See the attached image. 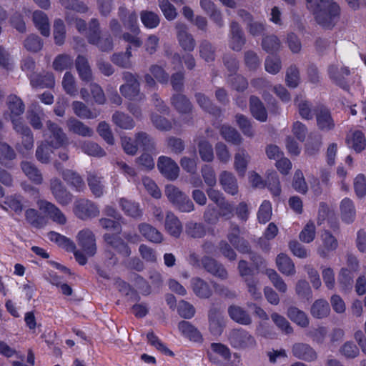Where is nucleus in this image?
I'll return each mask as SVG.
<instances>
[{
	"label": "nucleus",
	"instance_id": "f257e3e1",
	"mask_svg": "<svg viewBox=\"0 0 366 366\" xmlns=\"http://www.w3.org/2000/svg\"><path fill=\"white\" fill-rule=\"evenodd\" d=\"M307 9L317 24L332 29L340 17L341 8L335 0H305Z\"/></svg>",
	"mask_w": 366,
	"mask_h": 366
},
{
	"label": "nucleus",
	"instance_id": "f03ea898",
	"mask_svg": "<svg viewBox=\"0 0 366 366\" xmlns=\"http://www.w3.org/2000/svg\"><path fill=\"white\" fill-rule=\"evenodd\" d=\"M88 42L97 46L102 51H110L113 49V39L110 34L100 36V24L97 19L93 18L89 23L86 35Z\"/></svg>",
	"mask_w": 366,
	"mask_h": 366
},
{
	"label": "nucleus",
	"instance_id": "7ed1b4c3",
	"mask_svg": "<svg viewBox=\"0 0 366 366\" xmlns=\"http://www.w3.org/2000/svg\"><path fill=\"white\" fill-rule=\"evenodd\" d=\"M165 195L175 208L181 212H191L194 210V205L192 200L174 185L166 186Z\"/></svg>",
	"mask_w": 366,
	"mask_h": 366
},
{
	"label": "nucleus",
	"instance_id": "20e7f679",
	"mask_svg": "<svg viewBox=\"0 0 366 366\" xmlns=\"http://www.w3.org/2000/svg\"><path fill=\"white\" fill-rule=\"evenodd\" d=\"M227 340L229 345L237 350L252 349L257 345L254 337L242 328L231 330L227 334Z\"/></svg>",
	"mask_w": 366,
	"mask_h": 366
},
{
	"label": "nucleus",
	"instance_id": "39448f33",
	"mask_svg": "<svg viewBox=\"0 0 366 366\" xmlns=\"http://www.w3.org/2000/svg\"><path fill=\"white\" fill-rule=\"evenodd\" d=\"M122 79L125 81L119 88L122 96L129 100L142 101L145 99V95L140 92V84L135 74L124 71L122 73Z\"/></svg>",
	"mask_w": 366,
	"mask_h": 366
},
{
	"label": "nucleus",
	"instance_id": "423d86ee",
	"mask_svg": "<svg viewBox=\"0 0 366 366\" xmlns=\"http://www.w3.org/2000/svg\"><path fill=\"white\" fill-rule=\"evenodd\" d=\"M13 129L21 135V142L16 146L19 152L29 151L34 147V137L29 127L26 125L22 119H11Z\"/></svg>",
	"mask_w": 366,
	"mask_h": 366
},
{
	"label": "nucleus",
	"instance_id": "0eeeda50",
	"mask_svg": "<svg viewBox=\"0 0 366 366\" xmlns=\"http://www.w3.org/2000/svg\"><path fill=\"white\" fill-rule=\"evenodd\" d=\"M48 132H45L44 137V142L47 143L51 148L58 149L62 147L66 142V135L62 129L56 123L51 121L46 122Z\"/></svg>",
	"mask_w": 366,
	"mask_h": 366
},
{
	"label": "nucleus",
	"instance_id": "6e6552de",
	"mask_svg": "<svg viewBox=\"0 0 366 366\" xmlns=\"http://www.w3.org/2000/svg\"><path fill=\"white\" fill-rule=\"evenodd\" d=\"M73 212L81 220L94 218L100 212L97 205L87 199H76L74 203Z\"/></svg>",
	"mask_w": 366,
	"mask_h": 366
},
{
	"label": "nucleus",
	"instance_id": "1a4fd4ad",
	"mask_svg": "<svg viewBox=\"0 0 366 366\" xmlns=\"http://www.w3.org/2000/svg\"><path fill=\"white\" fill-rule=\"evenodd\" d=\"M50 190L59 204L66 206L72 202V194L66 189L59 178L54 177L50 180Z\"/></svg>",
	"mask_w": 366,
	"mask_h": 366
},
{
	"label": "nucleus",
	"instance_id": "9d476101",
	"mask_svg": "<svg viewBox=\"0 0 366 366\" xmlns=\"http://www.w3.org/2000/svg\"><path fill=\"white\" fill-rule=\"evenodd\" d=\"M157 167L160 173L167 179L174 181L179 174L178 164L170 157L161 156L158 159Z\"/></svg>",
	"mask_w": 366,
	"mask_h": 366
},
{
	"label": "nucleus",
	"instance_id": "9b49d317",
	"mask_svg": "<svg viewBox=\"0 0 366 366\" xmlns=\"http://www.w3.org/2000/svg\"><path fill=\"white\" fill-rule=\"evenodd\" d=\"M78 244L88 256H94L97 252L96 239L94 233L89 229L81 230L77 234Z\"/></svg>",
	"mask_w": 366,
	"mask_h": 366
},
{
	"label": "nucleus",
	"instance_id": "f8f14e48",
	"mask_svg": "<svg viewBox=\"0 0 366 366\" xmlns=\"http://www.w3.org/2000/svg\"><path fill=\"white\" fill-rule=\"evenodd\" d=\"M203 268L209 274L220 280H225L228 277V272L225 267L214 259L204 256L201 259Z\"/></svg>",
	"mask_w": 366,
	"mask_h": 366
},
{
	"label": "nucleus",
	"instance_id": "ddd939ff",
	"mask_svg": "<svg viewBox=\"0 0 366 366\" xmlns=\"http://www.w3.org/2000/svg\"><path fill=\"white\" fill-rule=\"evenodd\" d=\"M37 204L39 209L46 213L52 221L61 225L66 224V216L55 204L46 200H39Z\"/></svg>",
	"mask_w": 366,
	"mask_h": 366
},
{
	"label": "nucleus",
	"instance_id": "4468645a",
	"mask_svg": "<svg viewBox=\"0 0 366 366\" xmlns=\"http://www.w3.org/2000/svg\"><path fill=\"white\" fill-rule=\"evenodd\" d=\"M239 227L233 222H230L229 229L227 235L229 242L240 252L248 253L249 247L248 242L240 237Z\"/></svg>",
	"mask_w": 366,
	"mask_h": 366
},
{
	"label": "nucleus",
	"instance_id": "2eb2a0df",
	"mask_svg": "<svg viewBox=\"0 0 366 366\" xmlns=\"http://www.w3.org/2000/svg\"><path fill=\"white\" fill-rule=\"evenodd\" d=\"M229 29V47L234 51H239L246 42L244 33L239 24L235 21L230 23Z\"/></svg>",
	"mask_w": 366,
	"mask_h": 366
},
{
	"label": "nucleus",
	"instance_id": "dca6fc26",
	"mask_svg": "<svg viewBox=\"0 0 366 366\" xmlns=\"http://www.w3.org/2000/svg\"><path fill=\"white\" fill-rule=\"evenodd\" d=\"M118 16L126 29L134 34H139L140 29L135 11L129 12L125 6H121L118 9Z\"/></svg>",
	"mask_w": 366,
	"mask_h": 366
},
{
	"label": "nucleus",
	"instance_id": "f3484780",
	"mask_svg": "<svg viewBox=\"0 0 366 366\" xmlns=\"http://www.w3.org/2000/svg\"><path fill=\"white\" fill-rule=\"evenodd\" d=\"M177 31V39L180 46L187 51H192L196 46V41L192 35L187 31V26L185 24L177 22L176 24Z\"/></svg>",
	"mask_w": 366,
	"mask_h": 366
},
{
	"label": "nucleus",
	"instance_id": "a211bd4d",
	"mask_svg": "<svg viewBox=\"0 0 366 366\" xmlns=\"http://www.w3.org/2000/svg\"><path fill=\"white\" fill-rule=\"evenodd\" d=\"M328 74L330 79L339 86L345 90H347L349 86L346 81L350 71L346 66H340L338 64H331L328 67Z\"/></svg>",
	"mask_w": 366,
	"mask_h": 366
},
{
	"label": "nucleus",
	"instance_id": "6ab92c4d",
	"mask_svg": "<svg viewBox=\"0 0 366 366\" xmlns=\"http://www.w3.org/2000/svg\"><path fill=\"white\" fill-rule=\"evenodd\" d=\"M321 244L317 248V254L323 258L329 256V254L335 251L338 247V242L330 232L324 231L320 236Z\"/></svg>",
	"mask_w": 366,
	"mask_h": 366
},
{
	"label": "nucleus",
	"instance_id": "aec40b11",
	"mask_svg": "<svg viewBox=\"0 0 366 366\" xmlns=\"http://www.w3.org/2000/svg\"><path fill=\"white\" fill-rule=\"evenodd\" d=\"M292 353L296 358L306 362H312L317 358L316 351L310 345L303 342L294 344Z\"/></svg>",
	"mask_w": 366,
	"mask_h": 366
},
{
	"label": "nucleus",
	"instance_id": "412c9836",
	"mask_svg": "<svg viewBox=\"0 0 366 366\" xmlns=\"http://www.w3.org/2000/svg\"><path fill=\"white\" fill-rule=\"evenodd\" d=\"M191 287L195 295L201 299H209L213 294L209 283L199 277L191 279Z\"/></svg>",
	"mask_w": 366,
	"mask_h": 366
},
{
	"label": "nucleus",
	"instance_id": "4be33fe9",
	"mask_svg": "<svg viewBox=\"0 0 366 366\" xmlns=\"http://www.w3.org/2000/svg\"><path fill=\"white\" fill-rule=\"evenodd\" d=\"M219 184L223 190L231 195H236L239 192L237 180L230 172L223 171L219 174Z\"/></svg>",
	"mask_w": 366,
	"mask_h": 366
},
{
	"label": "nucleus",
	"instance_id": "5701e85b",
	"mask_svg": "<svg viewBox=\"0 0 366 366\" xmlns=\"http://www.w3.org/2000/svg\"><path fill=\"white\" fill-rule=\"evenodd\" d=\"M105 242L124 257H129L132 252L129 245L117 235L106 233L103 236Z\"/></svg>",
	"mask_w": 366,
	"mask_h": 366
},
{
	"label": "nucleus",
	"instance_id": "b1692460",
	"mask_svg": "<svg viewBox=\"0 0 366 366\" xmlns=\"http://www.w3.org/2000/svg\"><path fill=\"white\" fill-rule=\"evenodd\" d=\"M61 175L63 179L76 192H82L85 189V183L81 177L71 169L62 170Z\"/></svg>",
	"mask_w": 366,
	"mask_h": 366
},
{
	"label": "nucleus",
	"instance_id": "393cba45",
	"mask_svg": "<svg viewBox=\"0 0 366 366\" xmlns=\"http://www.w3.org/2000/svg\"><path fill=\"white\" fill-rule=\"evenodd\" d=\"M29 79L31 85L35 88H52L55 84L54 74L50 72L43 74H31Z\"/></svg>",
	"mask_w": 366,
	"mask_h": 366
},
{
	"label": "nucleus",
	"instance_id": "a878e982",
	"mask_svg": "<svg viewBox=\"0 0 366 366\" xmlns=\"http://www.w3.org/2000/svg\"><path fill=\"white\" fill-rule=\"evenodd\" d=\"M346 142L350 148L360 153L366 147V139L364 134L359 130L350 132L347 135Z\"/></svg>",
	"mask_w": 366,
	"mask_h": 366
},
{
	"label": "nucleus",
	"instance_id": "bb28decb",
	"mask_svg": "<svg viewBox=\"0 0 366 366\" xmlns=\"http://www.w3.org/2000/svg\"><path fill=\"white\" fill-rule=\"evenodd\" d=\"M164 227L166 231L174 237H179L182 232V224L179 218L172 212H167Z\"/></svg>",
	"mask_w": 366,
	"mask_h": 366
},
{
	"label": "nucleus",
	"instance_id": "cd10ccee",
	"mask_svg": "<svg viewBox=\"0 0 366 366\" xmlns=\"http://www.w3.org/2000/svg\"><path fill=\"white\" fill-rule=\"evenodd\" d=\"M214 355H219L224 360H229L231 357L230 350L222 343H212L211 351L207 352L209 360L214 364H219L220 361Z\"/></svg>",
	"mask_w": 366,
	"mask_h": 366
},
{
	"label": "nucleus",
	"instance_id": "c85d7f7f",
	"mask_svg": "<svg viewBox=\"0 0 366 366\" xmlns=\"http://www.w3.org/2000/svg\"><path fill=\"white\" fill-rule=\"evenodd\" d=\"M138 229L140 234L151 242L161 243L163 240L162 234L149 224L141 223L138 225Z\"/></svg>",
	"mask_w": 366,
	"mask_h": 366
},
{
	"label": "nucleus",
	"instance_id": "c756f323",
	"mask_svg": "<svg viewBox=\"0 0 366 366\" xmlns=\"http://www.w3.org/2000/svg\"><path fill=\"white\" fill-rule=\"evenodd\" d=\"M228 315L235 322L249 325L252 323V318L248 312L242 307L237 305H231L228 307Z\"/></svg>",
	"mask_w": 366,
	"mask_h": 366
},
{
	"label": "nucleus",
	"instance_id": "7c9ffc66",
	"mask_svg": "<svg viewBox=\"0 0 366 366\" xmlns=\"http://www.w3.org/2000/svg\"><path fill=\"white\" fill-rule=\"evenodd\" d=\"M250 158V155L245 149H237L234 157V167L239 175H244Z\"/></svg>",
	"mask_w": 366,
	"mask_h": 366
},
{
	"label": "nucleus",
	"instance_id": "2f4dec72",
	"mask_svg": "<svg viewBox=\"0 0 366 366\" xmlns=\"http://www.w3.org/2000/svg\"><path fill=\"white\" fill-rule=\"evenodd\" d=\"M340 209L342 221L350 224L355 220L356 209L353 202L350 198L345 197L340 202Z\"/></svg>",
	"mask_w": 366,
	"mask_h": 366
},
{
	"label": "nucleus",
	"instance_id": "473e14b6",
	"mask_svg": "<svg viewBox=\"0 0 366 366\" xmlns=\"http://www.w3.org/2000/svg\"><path fill=\"white\" fill-rule=\"evenodd\" d=\"M317 124L322 131H330L334 129L335 122L330 112L326 108H321L316 114Z\"/></svg>",
	"mask_w": 366,
	"mask_h": 366
},
{
	"label": "nucleus",
	"instance_id": "72a5a7b5",
	"mask_svg": "<svg viewBox=\"0 0 366 366\" xmlns=\"http://www.w3.org/2000/svg\"><path fill=\"white\" fill-rule=\"evenodd\" d=\"M171 104L179 114H189L192 105L189 99L184 94H174L171 98Z\"/></svg>",
	"mask_w": 366,
	"mask_h": 366
},
{
	"label": "nucleus",
	"instance_id": "f704fd0d",
	"mask_svg": "<svg viewBox=\"0 0 366 366\" xmlns=\"http://www.w3.org/2000/svg\"><path fill=\"white\" fill-rule=\"evenodd\" d=\"M276 264L278 269L283 274L292 276L295 274V267L292 260L287 254L281 253L276 258Z\"/></svg>",
	"mask_w": 366,
	"mask_h": 366
},
{
	"label": "nucleus",
	"instance_id": "c9c22d12",
	"mask_svg": "<svg viewBox=\"0 0 366 366\" xmlns=\"http://www.w3.org/2000/svg\"><path fill=\"white\" fill-rule=\"evenodd\" d=\"M249 106L252 114L257 120L260 122H265L267 120V113L266 109L258 97L251 96Z\"/></svg>",
	"mask_w": 366,
	"mask_h": 366
},
{
	"label": "nucleus",
	"instance_id": "e433bc0d",
	"mask_svg": "<svg viewBox=\"0 0 366 366\" xmlns=\"http://www.w3.org/2000/svg\"><path fill=\"white\" fill-rule=\"evenodd\" d=\"M66 125L69 132L82 137H90L93 135V130L79 120L71 118Z\"/></svg>",
	"mask_w": 366,
	"mask_h": 366
},
{
	"label": "nucleus",
	"instance_id": "4c0bfd02",
	"mask_svg": "<svg viewBox=\"0 0 366 366\" xmlns=\"http://www.w3.org/2000/svg\"><path fill=\"white\" fill-rule=\"evenodd\" d=\"M7 106L10 112V118L18 119L24 112L25 106L22 100L15 94H11L7 98Z\"/></svg>",
	"mask_w": 366,
	"mask_h": 366
},
{
	"label": "nucleus",
	"instance_id": "58836bf2",
	"mask_svg": "<svg viewBox=\"0 0 366 366\" xmlns=\"http://www.w3.org/2000/svg\"><path fill=\"white\" fill-rule=\"evenodd\" d=\"M21 167L25 175L36 184L43 182V177L37 167L31 162L24 161L21 163Z\"/></svg>",
	"mask_w": 366,
	"mask_h": 366
},
{
	"label": "nucleus",
	"instance_id": "ea45409f",
	"mask_svg": "<svg viewBox=\"0 0 366 366\" xmlns=\"http://www.w3.org/2000/svg\"><path fill=\"white\" fill-rule=\"evenodd\" d=\"M75 64L80 79L84 81H90L92 79V73L87 59L79 55Z\"/></svg>",
	"mask_w": 366,
	"mask_h": 366
},
{
	"label": "nucleus",
	"instance_id": "a19ab883",
	"mask_svg": "<svg viewBox=\"0 0 366 366\" xmlns=\"http://www.w3.org/2000/svg\"><path fill=\"white\" fill-rule=\"evenodd\" d=\"M33 21L36 27L40 31L44 36H49L50 34V26L49 19L45 13L41 11H35L33 13Z\"/></svg>",
	"mask_w": 366,
	"mask_h": 366
},
{
	"label": "nucleus",
	"instance_id": "79ce46f5",
	"mask_svg": "<svg viewBox=\"0 0 366 366\" xmlns=\"http://www.w3.org/2000/svg\"><path fill=\"white\" fill-rule=\"evenodd\" d=\"M178 328L182 335L194 342H200L202 337L199 330L187 321H181Z\"/></svg>",
	"mask_w": 366,
	"mask_h": 366
},
{
	"label": "nucleus",
	"instance_id": "37998d69",
	"mask_svg": "<svg viewBox=\"0 0 366 366\" xmlns=\"http://www.w3.org/2000/svg\"><path fill=\"white\" fill-rule=\"evenodd\" d=\"M102 179L95 172H89L87 176L88 185L92 194L97 197H100L104 193V185Z\"/></svg>",
	"mask_w": 366,
	"mask_h": 366
},
{
	"label": "nucleus",
	"instance_id": "c03bdc74",
	"mask_svg": "<svg viewBox=\"0 0 366 366\" xmlns=\"http://www.w3.org/2000/svg\"><path fill=\"white\" fill-rule=\"evenodd\" d=\"M71 106L74 113L81 119H94L99 114V112H92L84 103L79 101L73 102Z\"/></svg>",
	"mask_w": 366,
	"mask_h": 366
},
{
	"label": "nucleus",
	"instance_id": "a18cd8bd",
	"mask_svg": "<svg viewBox=\"0 0 366 366\" xmlns=\"http://www.w3.org/2000/svg\"><path fill=\"white\" fill-rule=\"evenodd\" d=\"M295 104L297 107L299 114L302 119L310 120L313 118L312 104L304 97L302 95L297 96Z\"/></svg>",
	"mask_w": 366,
	"mask_h": 366
},
{
	"label": "nucleus",
	"instance_id": "49530a36",
	"mask_svg": "<svg viewBox=\"0 0 366 366\" xmlns=\"http://www.w3.org/2000/svg\"><path fill=\"white\" fill-rule=\"evenodd\" d=\"M119 206L127 216L139 218L142 215V211L138 203L122 198L119 199Z\"/></svg>",
	"mask_w": 366,
	"mask_h": 366
},
{
	"label": "nucleus",
	"instance_id": "de8ad7c7",
	"mask_svg": "<svg viewBox=\"0 0 366 366\" xmlns=\"http://www.w3.org/2000/svg\"><path fill=\"white\" fill-rule=\"evenodd\" d=\"M220 134L229 143L239 145L242 142V138L239 133L229 125H223L220 129Z\"/></svg>",
	"mask_w": 366,
	"mask_h": 366
},
{
	"label": "nucleus",
	"instance_id": "09e8293b",
	"mask_svg": "<svg viewBox=\"0 0 366 366\" xmlns=\"http://www.w3.org/2000/svg\"><path fill=\"white\" fill-rule=\"evenodd\" d=\"M287 316L292 322L302 327H306L309 325L310 322L307 315L295 307H290L288 309Z\"/></svg>",
	"mask_w": 366,
	"mask_h": 366
},
{
	"label": "nucleus",
	"instance_id": "8fccbe9b",
	"mask_svg": "<svg viewBox=\"0 0 366 366\" xmlns=\"http://www.w3.org/2000/svg\"><path fill=\"white\" fill-rule=\"evenodd\" d=\"M328 302L322 299L316 300L311 307L312 315L318 319L324 318L330 314Z\"/></svg>",
	"mask_w": 366,
	"mask_h": 366
},
{
	"label": "nucleus",
	"instance_id": "3c124183",
	"mask_svg": "<svg viewBox=\"0 0 366 366\" xmlns=\"http://www.w3.org/2000/svg\"><path fill=\"white\" fill-rule=\"evenodd\" d=\"M112 121L117 127L124 129H132L135 126L133 119L121 112H116L112 115Z\"/></svg>",
	"mask_w": 366,
	"mask_h": 366
},
{
	"label": "nucleus",
	"instance_id": "603ef678",
	"mask_svg": "<svg viewBox=\"0 0 366 366\" xmlns=\"http://www.w3.org/2000/svg\"><path fill=\"white\" fill-rule=\"evenodd\" d=\"M265 274L271 281L272 285L281 293H285L287 291V286L284 280L273 269H267L264 272Z\"/></svg>",
	"mask_w": 366,
	"mask_h": 366
},
{
	"label": "nucleus",
	"instance_id": "864d4df0",
	"mask_svg": "<svg viewBox=\"0 0 366 366\" xmlns=\"http://www.w3.org/2000/svg\"><path fill=\"white\" fill-rule=\"evenodd\" d=\"M48 238L67 251H74L76 249V246L71 240L56 232H49Z\"/></svg>",
	"mask_w": 366,
	"mask_h": 366
},
{
	"label": "nucleus",
	"instance_id": "5fc2aeb1",
	"mask_svg": "<svg viewBox=\"0 0 366 366\" xmlns=\"http://www.w3.org/2000/svg\"><path fill=\"white\" fill-rule=\"evenodd\" d=\"M199 56L207 62L213 61L215 59V49L212 43L202 40L199 46Z\"/></svg>",
	"mask_w": 366,
	"mask_h": 366
},
{
	"label": "nucleus",
	"instance_id": "6e6d98bb",
	"mask_svg": "<svg viewBox=\"0 0 366 366\" xmlns=\"http://www.w3.org/2000/svg\"><path fill=\"white\" fill-rule=\"evenodd\" d=\"M140 19L143 25L147 29H154L159 24V16L150 11L143 10L140 12Z\"/></svg>",
	"mask_w": 366,
	"mask_h": 366
},
{
	"label": "nucleus",
	"instance_id": "4d7b16f0",
	"mask_svg": "<svg viewBox=\"0 0 366 366\" xmlns=\"http://www.w3.org/2000/svg\"><path fill=\"white\" fill-rule=\"evenodd\" d=\"M185 232L192 238H202L206 234V229L202 223L189 222L186 224Z\"/></svg>",
	"mask_w": 366,
	"mask_h": 366
},
{
	"label": "nucleus",
	"instance_id": "13d9d810",
	"mask_svg": "<svg viewBox=\"0 0 366 366\" xmlns=\"http://www.w3.org/2000/svg\"><path fill=\"white\" fill-rule=\"evenodd\" d=\"M81 149L85 154L96 157H102L106 155L105 151L97 143L86 141L81 144Z\"/></svg>",
	"mask_w": 366,
	"mask_h": 366
},
{
	"label": "nucleus",
	"instance_id": "bf43d9fd",
	"mask_svg": "<svg viewBox=\"0 0 366 366\" xmlns=\"http://www.w3.org/2000/svg\"><path fill=\"white\" fill-rule=\"evenodd\" d=\"M281 43L275 35L265 36L262 41V49L268 53H274L280 50Z\"/></svg>",
	"mask_w": 366,
	"mask_h": 366
},
{
	"label": "nucleus",
	"instance_id": "052dcab7",
	"mask_svg": "<svg viewBox=\"0 0 366 366\" xmlns=\"http://www.w3.org/2000/svg\"><path fill=\"white\" fill-rule=\"evenodd\" d=\"M73 65V58L68 54H62L55 57L53 61V68L57 71H62L69 69Z\"/></svg>",
	"mask_w": 366,
	"mask_h": 366
},
{
	"label": "nucleus",
	"instance_id": "680f3d73",
	"mask_svg": "<svg viewBox=\"0 0 366 366\" xmlns=\"http://www.w3.org/2000/svg\"><path fill=\"white\" fill-rule=\"evenodd\" d=\"M198 149L202 161L210 162L214 159V152L212 144L207 140L202 139L198 142Z\"/></svg>",
	"mask_w": 366,
	"mask_h": 366
},
{
	"label": "nucleus",
	"instance_id": "e2e57ef3",
	"mask_svg": "<svg viewBox=\"0 0 366 366\" xmlns=\"http://www.w3.org/2000/svg\"><path fill=\"white\" fill-rule=\"evenodd\" d=\"M135 143H137V147L139 146L142 147L144 150L152 152L154 149V142L153 139L144 132L136 134Z\"/></svg>",
	"mask_w": 366,
	"mask_h": 366
},
{
	"label": "nucleus",
	"instance_id": "0e129e2a",
	"mask_svg": "<svg viewBox=\"0 0 366 366\" xmlns=\"http://www.w3.org/2000/svg\"><path fill=\"white\" fill-rule=\"evenodd\" d=\"M209 321L211 332L214 334H221L224 325L222 320L217 315L216 310H209Z\"/></svg>",
	"mask_w": 366,
	"mask_h": 366
},
{
	"label": "nucleus",
	"instance_id": "69168bd1",
	"mask_svg": "<svg viewBox=\"0 0 366 366\" xmlns=\"http://www.w3.org/2000/svg\"><path fill=\"white\" fill-rule=\"evenodd\" d=\"M316 236V228L313 222L309 221L299 234L300 241L305 243L312 242Z\"/></svg>",
	"mask_w": 366,
	"mask_h": 366
},
{
	"label": "nucleus",
	"instance_id": "338daca9",
	"mask_svg": "<svg viewBox=\"0 0 366 366\" xmlns=\"http://www.w3.org/2000/svg\"><path fill=\"white\" fill-rule=\"evenodd\" d=\"M300 71L295 65H291L286 71L285 81L289 87L296 88L300 83Z\"/></svg>",
	"mask_w": 366,
	"mask_h": 366
},
{
	"label": "nucleus",
	"instance_id": "774afa93",
	"mask_svg": "<svg viewBox=\"0 0 366 366\" xmlns=\"http://www.w3.org/2000/svg\"><path fill=\"white\" fill-rule=\"evenodd\" d=\"M59 3L64 9L78 13H86L89 10L86 4L80 0H59Z\"/></svg>",
	"mask_w": 366,
	"mask_h": 366
}]
</instances>
